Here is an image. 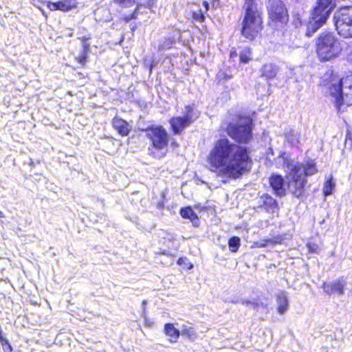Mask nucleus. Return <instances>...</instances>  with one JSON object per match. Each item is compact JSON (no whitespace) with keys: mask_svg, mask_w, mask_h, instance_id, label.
Segmentation results:
<instances>
[{"mask_svg":"<svg viewBox=\"0 0 352 352\" xmlns=\"http://www.w3.org/2000/svg\"><path fill=\"white\" fill-rule=\"evenodd\" d=\"M209 169L228 177H238L248 169L250 160L246 148L227 138L217 140L207 159Z\"/></svg>","mask_w":352,"mask_h":352,"instance_id":"f257e3e1","label":"nucleus"},{"mask_svg":"<svg viewBox=\"0 0 352 352\" xmlns=\"http://www.w3.org/2000/svg\"><path fill=\"white\" fill-rule=\"evenodd\" d=\"M277 165H280L287 173V187L289 191L296 197L304 193L306 177L317 172L316 164L313 160H309L305 164H300L288 159L284 155L276 159Z\"/></svg>","mask_w":352,"mask_h":352,"instance_id":"f03ea898","label":"nucleus"},{"mask_svg":"<svg viewBox=\"0 0 352 352\" xmlns=\"http://www.w3.org/2000/svg\"><path fill=\"white\" fill-rule=\"evenodd\" d=\"M324 86L338 111L344 104L352 105V72L342 78L331 74Z\"/></svg>","mask_w":352,"mask_h":352,"instance_id":"7ed1b4c3","label":"nucleus"},{"mask_svg":"<svg viewBox=\"0 0 352 352\" xmlns=\"http://www.w3.org/2000/svg\"><path fill=\"white\" fill-rule=\"evenodd\" d=\"M244 18L242 22L241 34L252 41L262 28L261 14L258 9L256 0H243Z\"/></svg>","mask_w":352,"mask_h":352,"instance_id":"20e7f679","label":"nucleus"},{"mask_svg":"<svg viewBox=\"0 0 352 352\" xmlns=\"http://www.w3.org/2000/svg\"><path fill=\"white\" fill-rule=\"evenodd\" d=\"M316 52L321 61H329L339 56L342 50L340 39L332 32H322L316 42Z\"/></svg>","mask_w":352,"mask_h":352,"instance_id":"39448f33","label":"nucleus"},{"mask_svg":"<svg viewBox=\"0 0 352 352\" xmlns=\"http://www.w3.org/2000/svg\"><path fill=\"white\" fill-rule=\"evenodd\" d=\"M146 136L152 142L148 148V154L153 158L160 160L164 157L168 152V135L162 126L148 129Z\"/></svg>","mask_w":352,"mask_h":352,"instance_id":"423d86ee","label":"nucleus"},{"mask_svg":"<svg viewBox=\"0 0 352 352\" xmlns=\"http://www.w3.org/2000/svg\"><path fill=\"white\" fill-rule=\"evenodd\" d=\"M336 0H318L312 12V18L307 26L306 35L311 36L327 21L330 12L336 6Z\"/></svg>","mask_w":352,"mask_h":352,"instance_id":"0eeeda50","label":"nucleus"},{"mask_svg":"<svg viewBox=\"0 0 352 352\" xmlns=\"http://www.w3.org/2000/svg\"><path fill=\"white\" fill-rule=\"evenodd\" d=\"M228 135L241 143H246L252 138V120L249 117L242 118L236 124H229Z\"/></svg>","mask_w":352,"mask_h":352,"instance_id":"6e6552de","label":"nucleus"},{"mask_svg":"<svg viewBox=\"0 0 352 352\" xmlns=\"http://www.w3.org/2000/svg\"><path fill=\"white\" fill-rule=\"evenodd\" d=\"M335 25L338 33L344 37H352V7L340 8L334 14Z\"/></svg>","mask_w":352,"mask_h":352,"instance_id":"1a4fd4ad","label":"nucleus"},{"mask_svg":"<svg viewBox=\"0 0 352 352\" xmlns=\"http://www.w3.org/2000/svg\"><path fill=\"white\" fill-rule=\"evenodd\" d=\"M267 9L270 19L276 25H282L288 22L287 10L281 0H269L267 3Z\"/></svg>","mask_w":352,"mask_h":352,"instance_id":"9d476101","label":"nucleus"},{"mask_svg":"<svg viewBox=\"0 0 352 352\" xmlns=\"http://www.w3.org/2000/svg\"><path fill=\"white\" fill-rule=\"evenodd\" d=\"M197 118H198V113L194 112L190 106H186L184 117H173L170 120V124L174 133H180L184 129L188 126Z\"/></svg>","mask_w":352,"mask_h":352,"instance_id":"9b49d317","label":"nucleus"},{"mask_svg":"<svg viewBox=\"0 0 352 352\" xmlns=\"http://www.w3.org/2000/svg\"><path fill=\"white\" fill-rule=\"evenodd\" d=\"M346 286V281L342 277L331 282L324 283L322 287L324 292L329 296L333 294L342 296L344 294Z\"/></svg>","mask_w":352,"mask_h":352,"instance_id":"f8f14e48","label":"nucleus"},{"mask_svg":"<svg viewBox=\"0 0 352 352\" xmlns=\"http://www.w3.org/2000/svg\"><path fill=\"white\" fill-rule=\"evenodd\" d=\"M76 0H62L58 2L47 1L46 6L51 11L67 12L76 7Z\"/></svg>","mask_w":352,"mask_h":352,"instance_id":"ddd939ff","label":"nucleus"},{"mask_svg":"<svg viewBox=\"0 0 352 352\" xmlns=\"http://www.w3.org/2000/svg\"><path fill=\"white\" fill-rule=\"evenodd\" d=\"M270 183L274 192L278 196L285 195L283 179L280 175H272L270 178Z\"/></svg>","mask_w":352,"mask_h":352,"instance_id":"4468645a","label":"nucleus"},{"mask_svg":"<svg viewBox=\"0 0 352 352\" xmlns=\"http://www.w3.org/2000/svg\"><path fill=\"white\" fill-rule=\"evenodd\" d=\"M112 125L119 134L122 136L127 135L131 130L129 124L125 120L119 118H113Z\"/></svg>","mask_w":352,"mask_h":352,"instance_id":"2eb2a0df","label":"nucleus"},{"mask_svg":"<svg viewBox=\"0 0 352 352\" xmlns=\"http://www.w3.org/2000/svg\"><path fill=\"white\" fill-rule=\"evenodd\" d=\"M260 204L263 206L266 210L274 213L277 208V202L271 196L265 194L259 199Z\"/></svg>","mask_w":352,"mask_h":352,"instance_id":"dca6fc26","label":"nucleus"},{"mask_svg":"<svg viewBox=\"0 0 352 352\" xmlns=\"http://www.w3.org/2000/svg\"><path fill=\"white\" fill-rule=\"evenodd\" d=\"M139 1H140L138 3V7H137V9L135 10V11L132 14L126 15L124 16V20L126 21H129L131 19L138 18V16L140 13V10L143 7L147 8H151L154 4V0H146V1L139 0Z\"/></svg>","mask_w":352,"mask_h":352,"instance_id":"f3484780","label":"nucleus"},{"mask_svg":"<svg viewBox=\"0 0 352 352\" xmlns=\"http://www.w3.org/2000/svg\"><path fill=\"white\" fill-rule=\"evenodd\" d=\"M164 332L168 337V340L172 343H175L180 335V331L175 327L173 324L171 323L165 324Z\"/></svg>","mask_w":352,"mask_h":352,"instance_id":"a211bd4d","label":"nucleus"},{"mask_svg":"<svg viewBox=\"0 0 352 352\" xmlns=\"http://www.w3.org/2000/svg\"><path fill=\"white\" fill-rule=\"evenodd\" d=\"M261 72L263 76L267 79H272L278 72V67L272 63H267L263 66Z\"/></svg>","mask_w":352,"mask_h":352,"instance_id":"6ab92c4d","label":"nucleus"},{"mask_svg":"<svg viewBox=\"0 0 352 352\" xmlns=\"http://www.w3.org/2000/svg\"><path fill=\"white\" fill-rule=\"evenodd\" d=\"M278 312L280 314L285 313L289 307L288 299L286 294L283 292L280 293L277 296Z\"/></svg>","mask_w":352,"mask_h":352,"instance_id":"aec40b11","label":"nucleus"},{"mask_svg":"<svg viewBox=\"0 0 352 352\" xmlns=\"http://www.w3.org/2000/svg\"><path fill=\"white\" fill-rule=\"evenodd\" d=\"M285 138L287 141L293 146H297L300 143L301 135L296 130H289V131L285 134Z\"/></svg>","mask_w":352,"mask_h":352,"instance_id":"412c9836","label":"nucleus"},{"mask_svg":"<svg viewBox=\"0 0 352 352\" xmlns=\"http://www.w3.org/2000/svg\"><path fill=\"white\" fill-rule=\"evenodd\" d=\"M180 214L183 218L190 219L193 223L194 226H196L198 218L190 207L182 208L180 210Z\"/></svg>","mask_w":352,"mask_h":352,"instance_id":"4be33fe9","label":"nucleus"},{"mask_svg":"<svg viewBox=\"0 0 352 352\" xmlns=\"http://www.w3.org/2000/svg\"><path fill=\"white\" fill-rule=\"evenodd\" d=\"M180 333L191 340H195L197 336L195 331L190 325H184Z\"/></svg>","mask_w":352,"mask_h":352,"instance_id":"5701e85b","label":"nucleus"},{"mask_svg":"<svg viewBox=\"0 0 352 352\" xmlns=\"http://www.w3.org/2000/svg\"><path fill=\"white\" fill-rule=\"evenodd\" d=\"M241 245V239L238 236H232L228 241L229 250L232 252H236Z\"/></svg>","mask_w":352,"mask_h":352,"instance_id":"b1692460","label":"nucleus"},{"mask_svg":"<svg viewBox=\"0 0 352 352\" xmlns=\"http://www.w3.org/2000/svg\"><path fill=\"white\" fill-rule=\"evenodd\" d=\"M334 187L335 184L333 182L332 177L327 180L323 187V193L324 196L331 195Z\"/></svg>","mask_w":352,"mask_h":352,"instance_id":"393cba45","label":"nucleus"},{"mask_svg":"<svg viewBox=\"0 0 352 352\" xmlns=\"http://www.w3.org/2000/svg\"><path fill=\"white\" fill-rule=\"evenodd\" d=\"M250 50L248 47L243 49L239 55L240 61L243 63H248L250 60H251L250 58Z\"/></svg>","mask_w":352,"mask_h":352,"instance_id":"a878e982","label":"nucleus"},{"mask_svg":"<svg viewBox=\"0 0 352 352\" xmlns=\"http://www.w3.org/2000/svg\"><path fill=\"white\" fill-rule=\"evenodd\" d=\"M192 17L196 21L202 22L205 19L204 12L202 10H199V12H193Z\"/></svg>","mask_w":352,"mask_h":352,"instance_id":"bb28decb","label":"nucleus"},{"mask_svg":"<svg viewBox=\"0 0 352 352\" xmlns=\"http://www.w3.org/2000/svg\"><path fill=\"white\" fill-rule=\"evenodd\" d=\"M241 303L247 307H250L252 309H258L259 304L258 302H252L250 300H243Z\"/></svg>","mask_w":352,"mask_h":352,"instance_id":"cd10ccee","label":"nucleus"},{"mask_svg":"<svg viewBox=\"0 0 352 352\" xmlns=\"http://www.w3.org/2000/svg\"><path fill=\"white\" fill-rule=\"evenodd\" d=\"M282 237L279 236H274L272 239H265L266 242H268L269 243H273V244H280L282 241Z\"/></svg>","mask_w":352,"mask_h":352,"instance_id":"c85d7f7f","label":"nucleus"},{"mask_svg":"<svg viewBox=\"0 0 352 352\" xmlns=\"http://www.w3.org/2000/svg\"><path fill=\"white\" fill-rule=\"evenodd\" d=\"M117 3L124 7H128L134 3V0H116Z\"/></svg>","mask_w":352,"mask_h":352,"instance_id":"c756f323","label":"nucleus"},{"mask_svg":"<svg viewBox=\"0 0 352 352\" xmlns=\"http://www.w3.org/2000/svg\"><path fill=\"white\" fill-rule=\"evenodd\" d=\"M217 76L219 79L228 80L231 78L230 75L227 74L226 72L223 71H220L219 72H218Z\"/></svg>","mask_w":352,"mask_h":352,"instance_id":"7c9ffc66","label":"nucleus"},{"mask_svg":"<svg viewBox=\"0 0 352 352\" xmlns=\"http://www.w3.org/2000/svg\"><path fill=\"white\" fill-rule=\"evenodd\" d=\"M346 51L348 58L352 63V42L349 44Z\"/></svg>","mask_w":352,"mask_h":352,"instance_id":"2f4dec72","label":"nucleus"},{"mask_svg":"<svg viewBox=\"0 0 352 352\" xmlns=\"http://www.w3.org/2000/svg\"><path fill=\"white\" fill-rule=\"evenodd\" d=\"M186 261H187V258L186 257L179 258L177 260V264L182 265L185 263Z\"/></svg>","mask_w":352,"mask_h":352,"instance_id":"473e14b6","label":"nucleus"},{"mask_svg":"<svg viewBox=\"0 0 352 352\" xmlns=\"http://www.w3.org/2000/svg\"><path fill=\"white\" fill-rule=\"evenodd\" d=\"M263 241H264L263 243H256V246L258 248H264L266 246L267 243H269L268 242L265 241V239Z\"/></svg>","mask_w":352,"mask_h":352,"instance_id":"72a5a7b5","label":"nucleus"},{"mask_svg":"<svg viewBox=\"0 0 352 352\" xmlns=\"http://www.w3.org/2000/svg\"><path fill=\"white\" fill-rule=\"evenodd\" d=\"M203 5L204 6L205 10L204 13L206 12L209 9V3L207 1H204Z\"/></svg>","mask_w":352,"mask_h":352,"instance_id":"f704fd0d","label":"nucleus"},{"mask_svg":"<svg viewBox=\"0 0 352 352\" xmlns=\"http://www.w3.org/2000/svg\"><path fill=\"white\" fill-rule=\"evenodd\" d=\"M308 247H309V250L311 252H316V249L318 248L317 246H312L311 245H309Z\"/></svg>","mask_w":352,"mask_h":352,"instance_id":"c9c22d12","label":"nucleus"},{"mask_svg":"<svg viewBox=\"0 0 352 352\" xmlns=\"http://www.w3.org/2000/svg\"><path fill=\"white\" fill-rule=\"evenodd\" d=\"M0 340L1 342L3 343V342H5L6 343H8V340H4L3 339L2 336L0 335Z\"/></svg>","mask_w":352,"mask_h":352,"instance_id":"e433bc0d","label":"nucleus"},{"mask_svg":"<svg viewBox=\"0 0 352 352\" xmlns=\"http://www.w3.org/2000/svg\"><path fill=\"white\" fill-rule=\"evenodd\" d=\"M172 145L174 146H177V144L175 143V142H173L172 143Z\"/></svg>","mask_w":352,"mask_h":352,"instance_id":"4c0bfd02","label":"nucleus"},{"mask_svg":"<svg viewBox=\"0 0 352 352\" xmlns=\"http://www.w3.org/2000/svg\"><path fill=\"white\" fill-rule=\"evenodd\" d=\"M2 217H3V212L1 211H0V218H2Z\"/></svg>","mask_w":352,"mask_h":352,"instance_id":"58836bf2","label":"nucleus"},{"mask_svg":"<svg viewBox=\"0 0 352 352\" xmlns=\"http://www.w3.org/2000/svg\"><path fill=\"white\" fill-rule=\"evenodd\" d=\"M146 304V300H144V301L142 302V305H143V306H144Z\"/></svg>","mask_w":352,"mask_h":352,"instance_id":"ea45409f","label":"nucleus"},{"mask_svg":"<svg viewBox=\"0 0 352 352\" xmlns=\"http://www.w3.org/2000/svg\"><path fill=\"white\" fill-rule=\"evenodd\" d=\"M193 265L192 264H190V266L188 267V269H192Z\"/></svg>","mask_w":352,"mask_h":352,"instance_id":"a19ab883","label":"nucleus"}]
</instances>
